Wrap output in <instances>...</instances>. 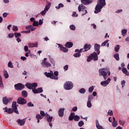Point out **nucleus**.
Here are the masks:
<instances>
[{
	"label": "nucleus",
	"mask_w": 129,
	"mask_h": 129,
	"mask_svg": "<svg viewBox=\"0 0 129 129\" xmlns=\"http://www.w3.org/2000/svg\"><path fill=\"white\" fill-rule=\"evenodd\" d=\"M38 86V84L37 83H27L26 84V87L28 89H32V91L34 94H38V93H42L43 92V89L42 88H38L36 89Z\"/></svg>",
	"instance_id": "nucleus-1"
},
{
	"label": "nucleus",
	"mask_w": 129,
	"mask_h": 129,
	"mask_svg": "<svg viewBox=\"0 0 129 129\" xmlns=\"http://www.w3.org/2000/svg\"><path fill=\"white\" fill-rule=\"evenodd\" d=\"M99 73L103 77L104 80H106L108 76H110L109 68H102L99 70Z\"/></svg>",
	"instance_id": "nucleus-2"
},
{
	"label": "nucleus",
	"mask_w": 129,
	"mask_h": 129,
	"mask_svg": "<svg viewBox=\"0 0 129 129\" xmlns=\"http://www.w3.org/2000/svg\"><path fill=\"white\" fill-rule=\"evenodd\" d=\"M44 75L46 77H49L51 79H54V80H58V75H59V72L56 71L53 74V72H50V73H47V72L44 73Z\"/></svg>",
	"instance_id": "nucleus-3"
},
{
	"label": "nucleus",
	"mask_w": 129,
	"mask_h": 129,
	"mask_svg": "<svg viewBox=\"0 0 129 129\" xmlns=\"http://www.w3.org/2000/svg\"><path fill=\"white\" fill-rule=\"evenodd\" d=\"M69 119L71 121H72L74 119L75 121H79L80 117L77 115H75V113L73 112L71 113L70 116L69 117Z\"/></svg>",
	"instance_id": "nucleus-4"
},
{
	"label": "nucleus",
	"mask_w": 129,
	"mask_h": 129,
	"mask_svg": "<svg viewBox=\"0 0 129 129\" xmlns=\"http://www.w3.org/2000/svg\"><path fill=\"white\" fill-rule=\"evenodd\" d=\"M50 7H51V3L48 2L45 6L44 10L40 13V15L42 16H45V15H46V13H47V12L49 11Z\"/></svg>",
	"instance_id": "nucleus-5"
},
{
	"label": "nucleus",
	"mask_w": 129,
	"mask_h": 129,
	"mask_svg": "<svg viewBox=\"0 0 129 129\" xmlns=\"http://www.w3.org/2000/svg\"><path fill=\"white\" fill-rule=\"evenodd\" d=\"M17 103H18V104L24 105V104H26L27 103V100L25 99V98L21 97L17 99Z\"/></svg>",
	"instance_id": "nucleus-6"
},
{
	"label": "nucleus",
	"mask_w": 129,
	"mask_h": 129,
	"mask_svg": "<svg viewBox=\"0 0 129 129\" xmlns=\"http://www.w3.org/2000/svg\"><path fill=\"white\" fill-rule=\"evenodd\" d=\"M12 109L14 110L15 113H17V114H19V111L18 110V107L17 106V102L14 101L12 103Z\"/></svg>",
	"instance_id": "nucleus-7"
},
{
	"label": "nucleus",
	"mask_w": 129,
	"mask_h": 129,
	"mask_svg": "<svg viewBox=\"0 0 129 129\" xmlns=\"http://www.w3.org/2000/svg\"><path fill=\"white\" fill-rule=\"evenodd\" d=\"M72 88H73V83L69 81L66 82V90H70V89H72Z\"/></svg>",
	"instance_id": "nucleus-8"
},
{
	"label": "nucleus",
	"mask_w": 129,
	"mask_h": 129,
	"mask_svg": "<svg viewBox=\"0 0 129 129\" xmlns=\"http://www.w3.org/2000/svg\"><path fill=\"white\" fill-rule=\"evenodd\" d=\"M12 100H13L12 98H8V97H4L3 98V102L4 104H5L6 105H7L9 102L12 101Z\"/></svg>",
	"instance_id": "nucleus-9"
},
{
	"label": "nucleus",
	"mask_w": 129,
	"mask_h": 129,
	"mask_svg": "<svg viewBox=\"0 0 129 129\" xmlns=\"http://www.w3.org/2000/svg\"><path fill=\"white\" fill-rule=\"evenodd\" d=\"M15 88L16 90H23L25 88V86L22 84H18L15 85Z\"/></svg>",
	"instance_id": "nucleus-10"
},
{
	"label": "nucleus",
	"mask_w": 129,
	"mask_h": 129,
	"mask_svg": "<svg viewBox=\"0 0 129 129\" xmlns=\"http://www.w3.org/2000/svg\"><path fill=\"white\" fill-rule=\"evenodd\" d=\"M109 82H110V78H109L107 80L101 82L100 84L102 86H103V87H105V86H107V85L109 84Z\"/></svg>",
	"instance_id": "nucleus-11"
},
{
	"label": "nucleus",
	"mask_w": 129,
	"mask_h": 129,
	"mask_svg": "<svg viewBox=\"0 0 129 129\" xmlns=\"http://www.w3.org/2000/svg\"><path fill=\"white\" fill-rule=\"evenodd\" d=\"M100 49V45L96 43L94 45V50L97 52V54L99 55L100 54V50L99 49Z\"/></svg>",
	"instance_id": "nucleus-12"
},
{
	"label": "nucleus",
	"mask_w": 129,
	"mask_h": 129,
	"mask_svg": "<svg viewBox=\"0 0 129 129\" xmlns=\"http://www.w3.org/2000/svg\"><path fill=\"white\" fill-rule=\"evenodd\" d=\"M98 55V54H97V53L96 52H94L91 54L93 61H97V60H98V56H97Z\"/></svg>",
	"instance_id": "nucleus-13"
},
{
	"label": "nucleus",
	"mask_w": 129,
	"mask_h": 129,
	"mask_svg": "<svg viewBox=\"0 0 129 129\" xmlns=\"http://www.w3.org/2000/svg\"><path fill=\"white\" fill-rule=\"evenodd\" d=\"M41 65L42 67H44L45 68H48V67H51V66H52L51 63L48 61L41 62Z\"/></svg>",
	"instance_id": "nucleus-14"
},
{
	"label": "nucleus",
	"mask_w": 129,
	"mask_h": 129,
	"mask_svg": "<svg viewBox=\"0 0 129 129\" xmlns=\"http://www.w3.org/2000/svg\"><path fill=\"white\" fill-rule=\"evenodd\" d=\"M17 122L18 123V124H19V125H24L26 122V119H23L22 120L19 119L18 120H17Z\"/></svg>",
	"instance_id": "nucleus-15"
},
{
	"label": "nucleus",
	"mask_w": 129,
	"mask_h": 129,
	"mask_svg": "<svg viewBox=\"0 0 129 129\" xmlns=\"http://www.w3.org/2000/svg\"><path fill=\"white\" fill-rule=\"evenodd\" d=\"M97 5H98L100 7L103 8V7L106 5L105 3V0H99Z\"/></svg>",
	"instance_id": "nucleus-16"
},
{
	"label": "nucleus",
	"mask_w": 129,
	"mask_h": 129,
	"mask_svg": "<svg viewBox=\"0 0 129 129\" xmlns=\"http://www.w3.org/2000/svg\"><path fill=\"white\" fill-rule=\"evenodd\" d=\"M101 9H102V7H101V6L97 4L94 11L95 14H98V13H100L101 12Z\"/></svg>",
	"instance_id": "nucleus-17"
},
{
	"label": "nucleus",
	"mask_w": 129,
	"mask_h": 129,
	"mask_svg": "<svg viewBox=\"0 0 129 129\" xmlns=\"http://www.w3.org/2000/svg\"><path fill=\"white\" fill-rule=\"evenodd\" d=\"M91 48V45L86 44L84 46V49L83 50V52H86L88 51V50H90Z\"/></svg>",
	"instance_id": "nucleus-18"
},
{
	"label": "nucleus",
	"mask_w": 129,
	"mask_h": 129,
	"mask_svg": "<svg viewBox=\"0 0 129 129\" xmlns=\"http://www.w3.org/2000/svg\"><path fill=\"white\" fill-rule=\"evenodd\" d=\"M4 110H5L4 111V112H7L8 114L13 113L14 112V110L12 108H8V107H6L5 108H3Z\"/></svg>",
	"instance_id": "nucleus-19"
},
{
	"label": "nucleus",
	"mask_w": 129,
	"mask_h": 129,
	"mask_svg": "<svg viewBox=\"0 0 129 129\" xmlns=\"http://www.w3.org/2000/svg\"><path fill=\"white\" fill-rule=\"evenodd\" d=\"M92 2H93V0H81V3L86 6H87V5H90Z\"/></svg>",
	"instance_id": "nucleus-20"
},
{
	"label": "nucleus",
	"mask_w": 129,
	"mask_h": 129,
	"mask_svg": "<svg viewBox=\"0 0 129 129\" xmlns=\"http://www.w3.org/2000/svg\"><path fill=\"white\" fill-rule=\"evenodd\" d=\"M64 110H65V109L64 108L59 109L58 115L60 117H62L64 115Z\"/></svg>",
	"instance_id": "nucleus-21"
},
{
	"label": "nucleus",
	"mask_w": 129,
	"mask_h": 129,
	"mask_svg": "<svg viewBox=\"0 0 129 129\" xmlns=\"http://www.w3.org/2000/svg\"><path fill=\"white\" fill-rule=\"evenodd\" d=\"M28 46L29 47V48H37V47H38V43H30L29 44H28Z\"/></svg>",
	"instance_id": "nucleus-22"
},
{
	"label": "nucleus",
	"mask_w": 129,
	"mask_h": 129,
	"mask_svg": "<svg viewBox=\"0 0 129 129\" xmlns=\"http://www.w3.org/2000/svg\"><path fill=\"white\" fill-rule=\"evenodd\" d=\"M65 46L66 48H72V47H73V42H67L66 43Z\"/></svg>",
	"instance_id": "nucleus-23"
},
{
	"label": "nucleus",
	"mask_w": 129,
	"mask_h": 129,
	"mask_svg": "<svg viewBox=\"0 0 129 129\" xmlns=\"http://www.w3.org/2000/svg\"><path fill=\"white\" fill-rule=\"evenodd\" d=\"M44 117H42L41 115H40L39 114H37L36 115V119H37V123H39V122H40V119H42Z\"/></svg>",
	"instance_id": "nucleus-24"
},
{
	"label": "nucleus",
	"mask_w": 129,
	"mask_h": 129,
	"mask_svg": "<svg viewBox=\"0 0 129 129\" xmlns=\"http://www.w3.org/2000/svg\"><path fill=\"white\" fill-rule=\"evenodd\" d=\"M22 96L23 97L26 98L28 97V92H27V91H23L22 92Z\"/></svg>",
	"instance_id": "nucleus-25"
},
{
	"label": "nucleus",
	"mask_w": 129,
	"mask_h": 129,
	"mask_svg": "<svg viewBox=\"0 0 129 129\" xmlns=\"http://www.w3.org/2000/svg\"><path fill=\"white\" fill-rule=\"evenodd\" d=\"M57 45L58 46V48H60V51H62V52H65V47H63V45L60 44H57Z\"/></svg>",
	"instance_id": "nucleus-26"
},
{
	"label": "nucleus",
	"mask_w": 129,
	"mask_h": 129,
	"mask_svg": "<svg viewBox=\"0 0 129 129\" xmlns=\"http://www.w3.org/2000/svg\"><path fill=\"white\" fill-rule=\"evenodd\" d=\"M46 119H47L48 122H51V121H52V119H53V117L50 116V115L47 114Z\"/></svg>",
	"instance_id": "nucleus-27"
},
{
	"label": "nucleus",
	"mask_w": 129,
	"mask_h": 129,
	"mask_svg": "<svg viewBox=\"0 0 129 129\" xmlns=\"http://www.w3.org/2000/svg\"><path fill=\"white\" fill-rule=\"evenodd\" d=\"M108 40H107L106 41H105L104 42H103L101 44V46H105V45H106L107 44V47H109V43H108Z\"/></svg>",
	"instance_id": "nucleus-28"
},
{
	"label": "nucleus",
	"mask_w": 129,
	"mask_h": 129,
	"mask_svg": "<svg viewBox=\"0 0 129 129\" xmlns=\"http://www.w3.org/2000/svg\"><path fill=\"white\" fill-rule=\"evenodd\" d=\"M114 58L117 60L119 61V54L118 53H116L115 54H114Z\"/></svg>",
	"instance_id": "nucleus-29"
},
{
	"label": "nucleus",
	"mask_w": 129,
	"mask_h": 129,
	"mask_svg": "<svg viewBox=\"0 0 129 129\" xmlns=\"http://www.w3.org/2000/svg\"><path fill=\"white\" fill-rule=\"evenodd\" d=\"M49 59L51 64H52V65H54V66H55V60H54V59L50 56H49Z\"/></svg>",
	"instance_id": "nucleus-30"
},
{
	"label": "nucleus",
	"mask_w": 129,
	"mask_h": 129,
	"mask_svg": "<svg viewBox=\"0 0 129 129\" xmlns=\"http://www.w3.org/2000/svg\"><path fill=\"white\" fill-rule=\"evenodd\" d=\"M127 32V30H126V29H122L121 34H122V36H123V37H124V36H125V35H126Z\"/></svg>",
	"instance_id": "nucleus-31"
},
{
	"label": "nucleus",
	"mask_w": 129,
	"mask_h": 129,
	"mask_svg": "<svg viewBox=\"0 0 129 129\" xmlns=\"http://www.w3.org/2000/svg\"><path fill=\"white\" fill-rule=\"evenodd\" d=\"M4 76L6 79L9 78V74L8 73V72H7V71L4 70Z\"/></svg>",
	"instance_id": "nucleus-32"
},
{
	"label": "nucleus",
	"mask_w": 129,
	"mask_h": 129,
	"mask_svg": "<svg viewBox=\"0 0 129 129\" xmlns=\"http://www.w3.org/2000/svg\"><path fill=\"white\" fill-rule=\"evenodd\" d=\"M14 36H15V38H19V37H21V36H22V35L20 33L15 32Z\"/></svg>",
	"instance_id": "nucleus-33"
},
{
	"label": "nucleus",
	"mask_w": 129,
	"mask_h": 129,
	"mask_svg": "<svg viewBox=\"0 0 129 129\" xmlns=\"http://www.w3.org/2000/svg\"><path fill=\"white\" fill-rule=\"evenodd\" d=\"M64 5L62 4H59L58 6H56L55 8L57 10H59V9H61V8H63Z\"/></svg>",
	"instance_id": "nucleus-34"
},
{
	"label": "nucleus",
	"mask_w": 129,
	"mask_h": 129,
	"mask_svg": "<svg viewBox=\"0 0 129 129\" xmlns=\"http://www.w3.org/2000/svg\"><path fill=\"white\" fill-rule=\"evenodd\" d=\"M79 92L82 94H84V93L86 92V90L84 88H82L79 90Z\"/></svg>",
	"instance_id": "nucleus-35"
},
{
	"label": "nucleus",
	"mask_w": 129,
	"mask_h": 129,
	"mask_svg": "<svg viewBox=\"0 0 129 129\" xmlns=\"http://www.w3.org/2000/svg\"><path fill=\"white\" fill-rule=\"evenodd\" d=\"M70 29L72 31H75V30H76V27H75V25H71L70 26Z\"/></svg>",
	"instance_id": "nucleus-36"
},
{
	"label": "nucleus",
	"mask_w": 129,
	"mask_h": 129,
	"mask_svg": "<svg viewBox=\"0 0 129 129\" xmlns=\"http://www.w3.org/2000/svg\"><path fill=\"white\" fill-rule=\"evenodd\" d=\"M94 90V87L91 86L89 88V93H92V92Z\"/></svg>",
	"instance_id": "nucleus-37"
},
{
	"label": "nucleus",
	"mask_w": 129,
	"mask_h": 129,
	"mask_svg": "<svg viewBox=\"0 0 129 129\" xmlns=\"http://www.w3.org/2000/svg\"><path fill=\"white\" fill-rule=\"evenodd\" d=\"M87 107H89V108H90V107L92 106V104H91V101H88L87 103Z\"/></svg>",
	"instance_id": "nucleus-38"
},
{
	"label": "nucleus",
	"mask_w": 129,
	"mask_h": 129,
	"mask_svg": "<svg viewBox=\"0 0 129 129\" xmlns=\"http://www.w3.org/2000/svg\"><path fill=\"white\" fill-rule=\"evenodd\" d=\"M119 48V45H116L114 47L115 52H118Z\"/></svg>",
	"instance_id": "nucleus-39"
},
{
	"label": "nucleus",
	"mask_w": 129,
	"mask_h": 129,
	"mask_svg": "<svg viewBox=\"0 0 129 129\" xmlns=\"http://www.w3.org/2000/svg\"><path fill=\"white\" fill-rule=\"evenodd\" d=\"M12 30L14 32H18V31H19V28L16 26H13Z\"/></svg>",
	"instance_id": "nucleus-40"
},
{
	"label": "nucleus",
	"mask_w": 129,
	"mask_h": 129,
	"mask_svg": "<svg viewBox=\"0 0 129 129\" xmlns=\"http://www.w3.org/2000/svg\"><path fill=\"white\" fill-rule=\"evenodd\" d=\"M119 122L120 125H122V126H123V125H124V124L125 123V121L120 120L119 121Z\"/></svg>",
	"instance_id": "nucleus-41"
},
{
	"label": "nucleus",
	"mask_w": 129,
	"mask_h": 129,
	"mask_svg": "<svg viewBox=\"0 0 129 129\" xmlns=\"http://www.w3.org/2000/svg\"><path fill=\"white\" fill-rule=\"evenodd\" d=\"M33 26L34 27H38L39 26V22L38 21H34L33 23Z\"/></svg>",
	"instance_id": "nucleus-42"
},
{
	"label": "nucleus",
	"mask_w": 129,
	"mask_h": 129,
	"mask_svg": "<svg viewBox=\"0 0 129 129\" xmlns=\"http://www.w3.org/2000/svg\"><path fill=\"white\" fill-rule=\"evenodd\" d=\"M78 125L79 126L81 127L82 125H84V122H83V121H80L78 123Z\"/></svg>",
	"instance_id": "nucleus-43"
},
{
	"label": "nucleus",
	"mask_w": 129,
	"mask_h": 129,
	"mask_svg": "<svg viewBox=\"0 0 129 129\" xmlns=\"http://www.w3.org/2000/svg\"><path fill=\"white\" fill-rule=\"evenodd\" d=\"M93 99V96L92 95H89L88 98V101H91Z\"/></svg>",
	"instance_id": "nucleus-44"
},
{
	"label": "nucleus",
	"mask_w": 129,
	"mask_h": 129,
	"mask_svg": "<svg viewBox=\"0 0 129 129\" xmlns=\"http://www.w3.org/2000/svg\"><path fill=\"white\" fill-rule=\"evenodd\" d=\"M27 106L28 107H34V104L32 103V102H30L27 103Z\"/></svg>",
	"instance_id": "nucleus-45"
},
{
	"label": "nucleus",
	"mask_w": 129,
	"mask_h": 129,
	"mask_svg": "<svg viewBox=\"0 0 129 129\" xmlns=\"http://www.w3.org/2000/svg\"><path fill=\"white\" fill-rule=\"evenodd\" d=\"M74 57H80V56H81V54L79 52H77L76 53H75L74 55Z\"/></svg>",
	"instance_id": "nucleus-46"
},
{
	"label": "nucleus",
	"mask_w": 129,
	"mask_h": 129,
	"mask_svg": "<svg viewBox=\"0 0 129 129\" xmlns=\"http://www.w3.org/2000/svg\"><path fill=\"white\" fill-rule=\"evenodd\" d=\"M92 60H93V58L91 56V55H90L88 57L87 61V62H90Z\"/></svg>",
	"instance_id": "nucleus-47"
},
{
	"label": "nucleus",
	"mask_w": 129,
	"mask_h": 129,
	"mask_svg": "<svg viewBox=\"0 0 129 129\" xmlns=\"http://www.w3.org/2000/svg\"><path fill=\"white\" fill-rule=\"evenodd\" d=\"M112 126L113 127H116V126H117V122L115 121H113Z\"/></svg>",
	"instance_id": "nucleus-48"
},
{
	"label": "nucleus",
	"mask_w": 129,
	"mask_h": 129,
	"mask_svg": "<svg viewBox=\"0 0 129 129\" xmlns=\"http://www.w3.org/2000/svg\"><path fill=\"white\" fill-rule=\"evenodd\" d=\"M8 67H9V68H14V66L13 65V63H12L11 61H10L8 63Z\"/></svg>",
	"instance_id": "nucleus-49"
},
{
	"label": "nucleus",
	"mask_w": 129,
	"mask_h": 129,
	"mask_svg": "<svg viewBox=\"0 0 129 129\" xmlns=\"http://www.w3.org/2000/svg\"><path fill=\"white\" fill-rule=\"evenodd\" d=\"M40 113L42 117H44V116L46 115V114H45V112L44 111L40 110Z\"/></svg>",
	"instance_id": "nucleus-50"
},
{
	"label": "nucleus",
	"mask_w": 129,
	"mask_h": 129,
	"mask_svg": "<svg viewBox=\"0 0 129 129\" xmlns=\"http://www.w3.org/2000/svg\"><path fill=\"white\" fill-rule=\"evenodd\" d=\"M75 52L81 53V52H83V48H81L80 50H79L78 49H76Z\"/></svg>",
	"instance_id": "nucleus-51"
},
{
	"label": "nucleus",
	"mask_w": 129,
	"mask_h": 129,
	"mask_svg": "<svg viewBox=\"0 0 129 129\" xmlns=\"http://www.w3.org/2000/svg\"><path fill=\"white\" fill-rule=\"evenodd\" d=\"M82 12L84 13L83 14H82V17H83V16L87 14V10H86V9L82 10Z\"/></svg>",
	"instance_id": "nucleus-52"
},
{
	"label": "nucleus",
	"mask_w": 129,
	"mask_h": 129,
	"mask_svg": "<svg viewBox=\"0 0 129 129\" xmlns=\"http://www.w3.org/2000/svg\"><path fill=\"white\" fill-rule=\"evenodd\" d=\"M127 70H126V68H122V72H123V73H124V74H125L126 72H127Z\"/></svg>",
	"instance_id": "nucleus-53"
},
{
	"label": "nucleus",
	"mask_w": 129,
	"mask_h": 129,
	"mask_svg": "<svg viewBox=\"0 0 129 129\" xmlns=\"http://www.w3.org/2000/svg\"><path fill=\"white\" fill-rule=\"evenodd\" d=\"M72 17H78V14L76 13V12H73Z\"/></svg>",
	"instance_id": "nucleus-54"
},
{
	"label": "nucleus",
	"mask_w": 129,
	"mask_h": 129,
	"mask_svg": "<svg viewBox=\"0 0 129 129\" xmlns=\"http://www.w3.org/2000/svg\"><path fill=\"white\" fill-rule=\"evenodd\" d=\"M14 36H15V34H13V33H10L8 35V36L9 38H14Z\"/></svg>",
	"instance_id": "nucleus-55"
},
{
	"label": "nucleus",
	"mask_w": 129,
	"mask_h": 129,
	"mask_svg": "<svg viewBox=\"0 0 129 129\" xmlns=\"http://www.w3.org/2000/svg\"><path fill=\"white\" fill-rule=\"evenodd\" d=\"M24 51L25 52H27V51H29V47H28V46L26 45L24 46Z\"/></svg>",
	"instance_id": "nucleus-56"
},
{
	"label": "nucleus",
	"mask_w": 129,
	"mask_h": 129,
	"mask_svg": "<svg viewBox=\"0 0 129 129\" xmlns=\"http://www.w3.org/2000/svg\"><path fill=\"white\" fill-rule=\"evenodd\" d=\"M31 28H32V25H28L26 27V29L30 30H31Z\"/></svg>",
	"instance_id": "nucleus-57"
},
{
	"label": "nucleus",
	"mask_w": 129,
	"mask_h": 129,
	"mask_svg": "<svg viewBox=\"0 0 129 129\" xmlns=\"http://www.w3.org/2000/svg\"><path fill=\"white\" fill-rule=\"evenodd\" d=\"M108 114L111 116V115H112L113 114V112L112 111V110H109L108 111Z\"/></svg>",
	"instance_id": "nucleus-58"
},
{
	"label": "nucleus",
	"mask_w": 129,
	"mask_h": 129,
	"mask_svg": "<svg viewBox=\"0 0 129 129\" xmlns=\"http://www.w3.org/2000/svg\"><path fill=\"white\" fill-rule=\"evenodd\" d=\"M38 25H39V26L43 25V20H39Z\"/></svg>",
	"instance_id": "nucleus-59"
},
{
	"label": "nucleus",
	"mask_w": 129,
	"mask_h": 129,
	"mask_svg": "<svg viewBox=\"0 0 129 129\" xmlns=\"http://www.w3.org/2000/svg\"><path fill=\"white\" fill-rule=\"evenodd\" d=\"M121 85H122V87H123V86H124V84H125V81L123 80L121 81Z\"/></svg>",
	"instance_id": "nucleus-60"
},
{
	"label": "nucleus",
	"mask_w": 129,
	"mask_h": 129,
	"mask_svg": "<svg viewBox=\"0 0 129 129\" xmlns=\"http://www.w3.org/2000/svg\"><path fill=\"white\" fill-rule=\"evenodd\" d=\"M0 87L1 88H4V84L3 83V82H0Z\"/></svg>",
	"instance_id": "nucleus-61"
},
{
	"label": "nucleus",
	"mask_w": 129,
	"mask_h": 129,
	"mask_svg": "<svg viewBox=\"0 0 129 129\" xmlns=\"http://www.w3.org/2000/svg\"><path fill=\"white\" fill-rule=\"evenodd\" d=\"M3 18H7V17L8 16V13H5L3 14Z\"/></svg>",
	"instance_id": "nucleus-62"
},
{
	"label": "nucleus",
	"mask_w": 129,
	"mask_h": 129,
	"mask_svg": "<svg viewBox=\"0 0 129 129\" xmlns=\"http://www.w3.org/2000/svg\"><path fill=\"white\" fill-rule=\"evenodd\" d=\"M73 111H77V107H75L72 109Z\"/></svg>",
	"instance_id": "nucleus-63"
},
{
	"label": "nucleus",
	"mask_w": 129,
	"mask_h": 129,
	"mask_svg": "<svg viewBox=\"0 0 129 129\" xmlns=\"http://www.w3.org/2000/svg\"><path fill=\"white\" fill-rule=\"evenodd\" d=\"M98 129H103V127H102L101 125H99V126L96 127Z\"/></svg>",
	"instance_id": "nucleus-64"
}]
</instances>
